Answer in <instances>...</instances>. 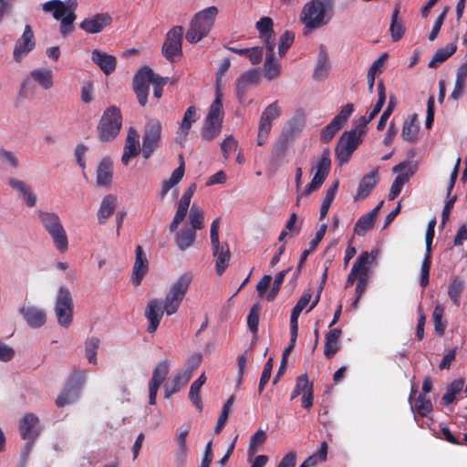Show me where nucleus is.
I'll list each match as a JSON object with an SVG mask.
<instances>
[{"mask_svg":"<svg viewBox=\"0 0 467 467\" xmlns=\"http://www.w3.org/2000/svg\"><path fill=\"white\" fill-rule=\"evenodd\" d=\"M334 0H311L301 12L300 20L312 30L327 25L333 14Z\"/></svg>","mask_w":467,"mask_h":467,"instance_id":"f257e3e1","label":"nucleus"},{"mask_svg":"<svg viewBox=\"0 0 467 467\" xmlns=\"http://www.w3.org/2000/svg\"><path fill=\"white\" fill-rule=\"evenodd\" d=\"M218 15L216 6L207 7L192 17L186 32L185 38L191 44H195L205 37L211 31Z\"/></svg>","mask_w":467,"mask_h":467,"instance_id":"f03ea898","label":"nucleus"},{"mask_svg":"<svg viewBox=\"0 0 467 467\" xmlns=\"http://www.w3.org/2000/svg\"><path fill=\"white\" fill-rule=\"evenodd\" d=\"M192 281V275L191 273H184L171 285L165 299L161 300L167 316H171L178 311Z\"/></svg>","mask_w":467,"mask_h":467,"instance_id":"7ed1b4c3","label":"nucleus"},{"mask_svg":"<svg viewBox=\"0 0 467 467\" xmlns=\"http://www.w3.org/2000/svg\"><path fill=\"white\" fill-rule=\"evenodd\" d=\"M39 220L44 229L51 236L56 248L61 253L67 251L68 246L67 236L59 216L56 213L40 212Z\"/></svg>","mask_w":467,"mask_h":467,"instance_id":"20e7f679","label":"nucleus"},{"mask_svg":"<svg viewBox=\"0 0 467 467\" xmlns=\"http://www.w3.org/2000/svg\"><path fill=\"white\" fill-rule=\"evenodd\" d=\"M304 126L305 117L303 114L296 115L286 122L273 149V158L282 159L285 156L289 143L303 130Z\"/></svg>","mask_w":467,"mask_h":467,"instance_id":"39448f33","label":"nucleus"},{"mask_svg":"<svg viewBox=\"0 0 467 467\" xmlns=\"http://www.w3.org/2000/svg\"><path fill=\"white\" fill-rule=\"evenodd\" d=\"M122 125L120 110L115 107H109L102 114L98 125V133L100 140L109 141L119 134Z\"/></svg>","mask_w":467,"mask_h":467,"instance_id":"423d86ee","label":"nucleus"},{"mask_svg":"<svg viewBox=\"0 0 467 467\" xmlns=\"http://www.w3.org/2000/svg\"><path fill=\"white\" fill-rule=\"evenodd\" d=\"M365 134L360 133V130L357 128L356 124L350 130L341 134L335 149V154L340 165L348 161L354 150L361 143L362 137Z\"/></svg>","mask_w":467,"mask_h":467,"instance_id":"0eeeda50","label":"nucleus"},{"mask_svg":"<svg viewBox=\"0 0 467 467\" xmlns=\"http://www.w3.org/2000/svg\"><path fill=\"white\" fill-rule=\"evenodd\" d=\"M55 313L58 324L63 327H68L73 318V299L67 287H60L57 293Z\"/></svg>","mask_w":467,"mask_h":467,"instance_id":"6e6552de","label":"nucleus"},{"mask_svg":"<svg viewBox=\"0 0 467 467\" xmlns=\"http://www.w3.org/2000/svg\"><path fill=\"white\" fill-rule=\"evenodd\" d=\"M161 137V124L158 119H151L145 125L142 136L141 152L145 159L157 150Z\"/></svg>","mask_w":467,"mask_h":467,"instance_id":"1a4fd4ad","label":"nucleus"},{"mask_svg":"<svg viewBox=\"0 0 467 467\" xmlns=\"http://www.w3.org/2000/svg\"><path fill=\"white\" fill-rule=\"evenodd\" d=\"M183 27L182 26H173L166 34L164 43L161 47V53L167 60L173 62L176 56H182V43L183 36Z\"/></svg>","mask_w":467,"mask_h":467,"instance_id":"9d476101","label":"nucleus"},{"mask_svg":"<svg viewBox=\"0 0 467 467\" xmlns=\"http://www.w3.org/2000/svg\"><path fill=\"white\" fill-rule=\"evenodd\" d=\"M281 115V107L278 101L275 100L269 104L262 112L259 120L257 145L262 146L265 144L272 130V122Z\"/></svg>","mask_w":467,"mask_h":467,"instance_id":"9b49d317","label":"nucleus"},{"mask_svg":"<svg viewBox=\"0 0 467 467\" xmlns=\"http://www.w3.org/2000/svg\"><path fill=\"white\" fill-rule=\"evenodd\" d=\"M331 166L330 151L327 148L323 150L319 161L316 166V172L311 182L306 187L303 195L307 196L312 192L317 191L325 182L327 177Z\"/></svg>","mask_w":467,"mask_h":467,"instance_id":"f8f14e48","label":"nucleus"},{"mask_svg":"<svg viewBox=\"0 0 467 467\" xmlns=\"http://www.w3.org/2000/svg\"><path fill=\"white\" fill-rule=\"evenodd\" d=\"M152 78L153 70L147 66L140 67L133 78V89L140 105L142 107L147 103L149 84H152Z\"/></svg>","mask_w":467,"mask_h":467,"instance_id":"ddd939ff","label":"nucleus"},{"mask_svg":"<svg viewBox=\"0 0 467 467\" xmlns=\"http://www.w3.org/2000/svg\"><path fill=\"white\" fill-rule=\"evenodd\" d=\"M354 110V106L351 103L345 105L339 113L327 124L320 133V140L324 143L329 142L335 134L343 127L348 121V118Z\"/></svg>","mask_w":467,"mask_h":467,"instance_id":"4468645a","label":"nucleus"},{"mask_svg":"<svg viewBox=\"0 0 467 467\" xmlns=\"http://www.w3.org/2000/svg\"><path fill=\"white\" fill-rule=\"evenodd\" d=\"M170 370V361L165 359L157 364L152 371V377L149 382V403H156L157 392L160 386L165 380Z\"/></svg>","mask_w":467,"mask_h":467,"instance_id":"2eb2a0df","label":"nucleus"},{"mask_svg":"<svg viewBox=\"0 0 467 467\" xmlns=\"http://www.w3.org/2000/svg\"><path fill=\"white\" fill-rule=\"evenodd\" d=\"M36 47L34 32L29 25L25 26L20 38L15 44L13 56L16 62H21L22 58L31 52Z\"/></svg>","mask_w":467,"mask_h":467,"instance_id":"dca6fc26","label":"nucleus"},{"mask_svg":"<svg viewBox=\"0 0 467 467\" xmlns=\"http://www.w3.org/2000/svg\"><path fill=\"white\" fill-rule=\"evenodd\" d=\"M196 190V184L192 183L182 194L177 207L174 218L169 225V230L173 233L177 230L179 224L185 219L192 197Z\"/></svg>","mask_w":467,"mask_h":467,"instance_id":"f3484780","label":"nucleus"},{"mask_svg":"<svg viewBox=\"0 0 467 467\" xmlns=\"http://www.w3.org/2000/svg\"><path fill=\"white\" fill-rule=\"evenodd\" d=\"M378 255V250H372L370 253L362 252L352 265V268L346 281V287L351 286L354 284L355 280H358L359 278L360 269H365L366 265H370L371 264H373L377 259Z\"/></svg>","mask_w":467,"mask_h":467,"instance_id":"a211bd4d","label":"nucleus"},{"mask_svg":"<svg viewBox=\"0 0 467 467\" xmlns=\"http://www.w3.org/2000/svg\"><path fill=\"white\" fill-rule=\"evenodd\" d=\"M149 270V261L140 245L135 250V262L131 273V282L135 286L141 284V281Z\"/></svg>","mask_w":467,"mask_h":467,"instance_id":"6ab92c4d","label":"nucleus"},{"mask_svg":"<svg viewBox=\"0 0 467 467\" xmlns=\"http://www.w3.org/2000/svg\"><path fill=\"white\" fill-rule=\"evenodd\" d=\"M19 431L22 439L35 441L41 432L38 417L33 413H26L21 420Z\"/></svg>","mask_w":467,"mask_h":467,"instance_id":"aec40b11","label":"nucleus"},{"mask_svg":"<svg viewBox=\"0 0 467 467\" xmlns=\"http://www.w3.org/2000/svg\"><path fill=\"white\" fill-rule=\"evenodd\" d=\"M165 313L162 302L160 299L154 298L148 302L145 308V317L150 322L148 332L153 333L158 328L161 319Z\"/></svg>","mask_w":467,"mask_h":467,"instance_id":"412c9836","label":"nucleus"},{"mask_svg":"<svg viewBox=\"0 0 467 467\" xmlns=\"http://www.w3.org/2000/svg\"><path fill=\"white\" fill-rule=\"evenodd\" d=\"M140 151L138 131L130 127L125 140L123 155L121 157L122 163L127 166L130 159L137 157Z\"/></svg>","mask_w":467,"mask_h":467,"instance_id":"4be33fe9","label":"nucleus"},{"mask_svg":"<svg viewBox=\"0 0 467 467\" xmlns=\"http://www.w3.org/2000/svg\"><path fill=\"white\" fill-rule=\"evenodd\" d=\"M259 79L260 73L255 68L245 71L236 79L235 91L239 101H243L248 88L257 84Z\"/></svg>","mask_w":467,"mask_h":467,"instance_id":"5701e85b","label":"nucleus"},{"mask_svg":"<svg viewBox=\"0 0 467 467\" xmlns=\"http://www.w3.org/2000/svg\"><path fill=\"white\" fill-rule=\"evenodd\" d=\"M112 21L111 16L107 13L96 14L95 16L84 19L80 23V28L89 34H96L103 30Z\"/></svg>","mask_w":467,"mask_h":467,"instance_id":"b1692460","label":"nucleus"},{"mask_svg":"<svg viewBox=\"0 0 467 467\" xmlns=\"http://www.w3.org/2000/svg\"><path fill=\"white\" fill-rule=\"evenodd\" d=\"M211 244L213 254L216 258V274L221 275L228 266L231 258L229 245L227 243L220 244V241H217V244L211 243Z\"/></svg>","mask_w":467,"mask_h":467,"instance_id":"393cba45","label":"nucleus"},{"mask_svg":"<svg viewBox=\"0 0 467 467\" xmlns=\"http://www.w3.org/2000/svg\"><path fill=\"white\" fill-rule=\"evenodd\" d=\"M259 31V37L264 45V47H275V37L273 30V20L265 16L262 17L255 25Z\"/></svg>","mask_w":467,"mask_h":467,"instance_id":"a878e982","label":"nucleus"},{"mask_svg":"<svg viewBox=\"0 0 467 467\" xmlns=\"http://www.w3.org/2000/svg\"><path fill=\"white\" fill-rule=\"evenodd\" d=\"M407 167L408 171L405 173L398 175L394 180L389 195L390 200L395 199L400 193L402 186L408 182L410 176L413 174L412 168L405 162L400 163L393 168V172H398L405 170Z\"/></svg>","mask_w":467,"mask_h":467,"instance_id":"bb28decb","label":"nucleus"},{"mask_svg":"<svg viewBox=\"0 0 467 467\" xmlns=\"http://www.w3.org/2000/svg\"><path fill=\"white\" fill-rule=\"evenodd\" d=\"M196 119V109L194 106H191L185 111L181 126L177 131V136L175 139L177 143L182 145L185 142L192 124L194 123Z\"/></svg>","mask_w":467,"mask_h":467,"instance_id":"cd10ccee","label":"nucleus"},{"mask_svg":"<svg viewBox=\"0 0 467 467\" xmlns=\"http://www.w3.org/2000/svg\"><path fill=\"white\" fill-rule=\"evenodd\" d=\"M91 59L106 75L111 74L116 68V57L99 49L92 51Z\"/></svg>","mask_w":467,"mask_h":467,"instance_id":"c85d7f7f","label":"nucleus"},{"mask_svg":"<svg viewBox=\"0 0 467 467\" xmlns=\"http://www.w3.org/2000/svg\"><path fill=\"white\" fill-rule=\"evenodd\" d=\"M112 161L109 157H105L99 162L97 169V185L99 187H109L112 182Z\"/></svg>","mask_w":467,"mask_h":467,"instance_id":"c756f323","label":"nucleus"},{"mask_svg":"<svg viewBox=\"0 0 467 467\" xmlns=\"http://www.w3.org/2000/svg\"><path fill=\"white\" fill-rule=\"evenodd\" d=\"M8 184L20 194L28 207L36 205V196L33 193L28 184L15 178L9 179Z\"/></svg>","mask_w":467,"mask_h":467,"instance_id":"7c9ffc66","label":"nucleus"},{"mask_svg":"<svg viewBox=\"0 0 467 467\" xmlns=\"http://www.w3.org/2000/svg\"><path fill=\"white\" fill-rule=\"evenodd\" d=\"M265 61L264 64L265 77L268 80L277 78L280 75L279 63L275 59V47H265Z\"/></svg>","mask_w":467,"mask_h":467,"instance_id":"2f4dec72","label":"nucleus"},{"mask_svg":"<svg viewBox=\"0 0 467 467\" xmlns=\"http://www.w3.org/2000/svg\"><path fill=\"white\" fill-rule=\"evenodd\" d=\"M118 205V198L115 195H106L100 203L98 211V220L100 224L105 223L108 218H109Z\"/></svg>","mask_w":467,"mask_h":467,"instance_id":"473e14b6","label":"nucleus"},{"mask_svg":"<svg viewBox=\"0 0 467 467\" xmlns=\"http://www.w3.org/2000/svg\"><path fill=\"white\" fill-rule=\"evenodd\" d=\"M20 312L27 324L32 327H39L46 322V314L36 307L24 306Z\"/></svg>","mask_w":467,"mask_h":467,"instance_id":"72a5a7b5","label":"nucleus"},{"mask_svg":"<svg viewBox=\"0 0 467 467\" xmlns=\"http://www.w3.org/2000/svg\"><path fill=\"white\" fill-rule=\"evenodd\" d=\"M378 183V170H374L370 171L369 173L366 174L360 181L358 188V193L356 198L357 199H364L370 192L375 188V186Z\"/></svg>","mask_w":467,"mask_h":467,"instance_id":"f704fd0d","label":"nucleus"},{"mask_svg":"<svg viewBox=\"0 0 467 467\" xmlns=\"http://www.w3.org/2000/svg\"><path fill=\"white\" fill-rule=\"evenodd\" d=\"M196 238V231L189 226L181 229L175 234V242L180 250L184 251L192 245Z\"/></svg>","mask_w":467,"mask_h":467,"instance_id":"c9c22d12","label":"nucleus"},{"mask_svg":"<svg viewBox=\"0 0 467 467\" xmlns=\"http://www.w3.org/2000/svg\"><path fill=\"white\" fill-rule=\"evenodd\" d=\"M417 114L410 115L403 122L401 137L406 141H415L418 139L419 126L416 124Z\"/></svg>","mask_w":467,"mask_h":467,"instance_id":"e433bc0d","label":"nucleus"},{"mask_svg":"<svg viewBox=\"0 0 467 467\" xmlns=\"http://www.w3.org/2000/svg\"><path fill=\"white\" fill-rule=\"evenodd\" d=\"M30 78L37 82L44 89H50L53 85V73L50 69L42 67L34 69L29 74Z\"/></svg>","mask_w":467,"mask_h":467,"instance_id":"4c0bfd02","label":"nucleus"},{"mask_svg":"<svg viewBox=\"0 0 467 467\" xmlns=\"http://www.w3.org/2000/svg\"><path fill=\"white\" fill-rule=\"evenodd\" d=\"M184 174V162L182 160V156H180V165L177 169H175L171 174V176L165 180L162 183V188L161 191V198L162 199L167 192L179 182L182 179Z\"/></svg>","mask_w":467,"mask_h":467,"instance_id":"58836bf2","label":"nucleus"},{"mask_svg":"<svg viewBox=\"0 0 467 467\" xmlns=\"http://www.w3.org/2000/svg\"><path fill=\"white\" fill-rule=\"evenodd\" d=\"M457 50L456 44H449L443 48L438 49L428 64V67L431 68L438 67L442 62L447 60L451 56H452Z\"/></svg>","mask_w":467,"mask_h":467,"instance_id":"ea45409f","label":"nucleus"},{"mask_svg":"<svg viewBox=\"0 0 467 467\" xmlns=\"http://www.w3.org/2000/svg\"><path fill=\"white\" fill-rule=\"evenodd\" d=\"M341 336L339 328H334L326 335V343L324 354L327 358H331L338 350V338Z\"/></svg>","mask_w":467,"mask_h":467,"instance_id":"a19ab883","label":"nucleus"},{"mask_svg":"<svg viewBox=\"0 0 467 467\" xmlns=\"http://www.w3.org/2000/svg\"><path fill=\"white\" fill-rule=\"evenodd\" d=\"M374 213L375 211H370L358 220L354 227L355 234L363 236L367 232L372 229L376 220V217H374Z\"/></svg>","mask_w":467,"mask_h":467,"instance_id":"79ce46f5","label":"nucleus"},{"mask_svg":"<svg viewBox=\"0 0 467 467\" xmlns=\"http://www.w3.org/2000/svg\"><path fill=\"white\" fill-rule=\"evenodd\" d=\"M464 289V282L458 276H451L449 283L448 295L456 306H460L461 294Z\"/></svg>","mask_w":467,"mask_h":467,"instance_id":"37998d69","label":"nucleus"},{"mask_svg":"<svg viewBox=\"0 0 467 467\" xmlns=\"http://www.w3.org/2000/svg\"><path fill=\"white\" fill-rule=\"evenodd\" d=\"M43 11L46 13H52L56 20H60L67 16V12L62 5L60 0H51L42 5Z\"/></svg>","mask_w":467,"mask_h":467,"instance_id":"c03bdc74","label":"nucleus"},{"mask_svg":"<svg viewBox=\"0 0 467 467\" xmlns=\"http://www.w3.org/2000/svg\"><path fill=\"white\" fill-rule=\"evenodd\" d=\"M189 374H176L172 380L171 384L167 383L164 386V398L169 399L171 395L175 394L180 389V385H185L189 381Z\"/></svg>","mask_w":467,"mask_h":467,"instance_id":"a18cd8bd","label":"nucleus"},{"mask_svg":"<svg viewBox=\"0 0 467 467\" xmlns=\"http://www.w3.org/2000/svg\"><path fill=\"white\" fill-rule=\"evenodd\" d=\"M221 130L222 122L205 119L201 134L203 140L211 141L219 135Z\"/></svg>","mask_w":467,"mask_h":467,"instance_id":"49530a36","label":"nucleus"},{"mask_svg":"<svg viewBox=\"0 0 467 467\" xmlns=\"http://www.w3.org/2000/svg\"><path fill=\"white\" fill-rule=\"evenodd\" d=\"M399 13H400V9L397 6L393 10V13L391 16V24H390L389 31H390L391 37H392L393 41L400 40L403 36L404 32H405V28H404L402 21H399V19H398Z\"/></svg>","mask_w":467,"mask_h":467,"instance_id":"de8ad7c7","label":"nucleus"},{"mask_svg":"<svg viewBox=\"0 0 467 467\" xmlns=\"http://www.w3.org/2000/svg\"><path fill=\"white\" fill-rule=\"evenodd\" d=\"M188 218L191 224V226H189L190 228H192L195 231L203 228L204 215L203 210L200 206L192 204L190 209Z\"/></svg>","mask_w":467,"mask_h":467,"instance_id":"09e8293b","label":"nucleus"},{"mask_svg":"<svg viewBox=\"0 0 467 467\" xmlns=\"http://www.w3.org/2000/svg\"><path fill=\"white\" fill-rule=\"evenodd\" d=\"M385 101L381 99H378L377 103L375 104L372 111L369 113L368 117H360L355 124L357 125V128L360 130V133H366L367 132V126L368 124L379 114V112L381 110L382 107L384 106Z\"/></svg>","mask_w":467,"mask_h":467,"instance_id":"8fccbe9b","label":"nucleus"},{"mask_svg":"<svg viewBox=\"0 0 467 467\" xmlns=\"http://www.w3.org/2000/svg\"><path fill=\"white\" fill-rule=\"evenodd\" d=\"M327 444L326 441L321 443L320 450L317 453H314L307 457L299 467H314L318 462H323L327 460Z\"/></svg>","mask_w":467,"mask_h":467,"instance_id":"3c124183","label":"nucleus"},{"mask_svg":"<svg viewBox=\"0 0 467 467\" xmlns=\"http://www.w3.org/2000/svg\"><path fill=\"white\" fill-rule=\"evenodd\" d=\"M99 346V339L95 337H88L85 342L86 357L90 364H97V349Z\"/></svg>","mask_w":467,"mask_h":467,"instance_id":"603ef678","label":"nucleus"},{"mask_svg":"<svg viewBox=\"0 0 467 467\" xmlns=\"http://www.w3.org/2000/svg\"><path fill=\"white\" fill-rule=\"evenodd\" d=\"M386 59H387V54H382L372 63V65L370 66V67L368 71V76H367L368 85V89L370 92H372V89H373L375 76H376L377 72L379 71V68L382 67V65L384 64Z\"/></svg>","mask_w":467,"mask_h":467,"instance_id":"864d4df0","label":"nucleus"},{"mask_svg":"<svg viewBox=\"0 0 467 467\" xmlns=\"http://www.w3.org/2000/svg\"><path fill=\"white\" fill-rule=\"evenodd\" d=\"M462 379H456L451 382V384L448 387L446 393L442 397V400L445 405H449L455 400V396L461 392L463 387Z\"/></svg>","mask_w":467,"mask_h":467,"instance_id":"5fc2aeb1","label":"nucleus"},{"mask_svg":"<svg viewBox=\"0 0 467 467\" xmlns=\"http://www.w3.org/2000/svg\"><path fill=\"white\" fill-rule=\"evenodd\" d=\"M266 440V433L263 430H258L250 439L248 456L252 457L257 451V448L262 446Z\"/></svg>","mask_w":467,"mask_h":467,"instance_id":"6e6d98bb","label":"nucleus"},{"mask_svg":"<svg viewBox=\"0 0 467 467\" xmlns=\"http://www.w3.org/2000/svg\"><path fill=\"white\" fill-rule=\"evenodd\" d=\"M443 314H444V307L441 304L436 305V306L433 310V313H432V319L434 322L435 331L440 336H443L444 331H445V327H446L445 324L442 323Z\"/></svg>","mask_w":467,"mask_h":467,"instance_id":"4d7b16f0","label":"nucleus"},{"mask_svg":"<svg viewBox=\"0 0 467 467\" xmlns=\"http://www.w3.org/2000/svg\"><path fill=\"white\" fill-rule=\"evenodd\" d=\"M207 119L223 122V103L222 99L215 98L210 106Z\"/></svg>","mask_w":467,"mask_h":467,"instance_id":"13d9d810","label":"nucleus"},{"mask_svg":"<svg viewBox=\"0 0 467 467\" xmlns=\"http://www.w3.org/2000/svg\"><path fill=\"white\" fill-rule=\"evenodd\" d=\"M328 69H329V66L327 64V54L324 52H321L318 63L316 67V69H315V72L313 75V78L316 80H320V79L324 78L327 76Z\"/></svg>","mask_w":467,"mask_h":467,"instance_id":"bf43d9fd","label":"nucleus"},{"mask_svg":"<svg viewBox=\"0 0 467 467\" xmlns=\"http://www.w3.org/2000/svg\"><path fill=\"white\" fill-rule=\"evenodd\" d=\"M290 269L291 268L289 267L287 269H285V270L279 272L276 275V276H275V278L274 280L273 286H272L270 292L266 296V299L268 301H273L275 298V296H277V294H278V292L280 290V287H281V285H282V284L284 282L285 276L290 271Z\"/></svg>","mask_w":467,"mask_h":467,"instance_id":"052dcab7","label":"nucleus"},{"mask_svg":"<svg viewBox=\"0 0 467 467\" xmlns=\"http://www.w3.org/2000/svg\"><path fill=\"white\" fill-rule=\"evenodd\" d=\"M369 279V265H366L365 269H360L359 278L358 279V284L356 287V296L358 297H361L365 293Z\"/></svg>","mask_w":467,"mask_h":467,"instance_id":"680f3d73","label":"nucleus"},{"mask_svg":"<svg viewBox=\"0 0 467 467\" xmlns=\"http://www.w3.org/2000/svg\"><path fill=\"white\" fill-rule=\"evenodd\" d=\"M313 385L309 383L307 375L303 374L296 379V387L291 395V400H294L299 395H303L306 390H308Z\"/></svg>","mask_w":467,"mask_h":467,"instance_id":"e2e57ef3","label":"nucleus"},{"mask_svg":"<svg viewBox=\"0 0 467 467\" xmlns=\"http://www.w3.org/2000/svg\"><path fill=\"white\" fill-rule=\"evenodd\" d=\"M396 103L397 102H396L395 97L391 96L389 98V101L388 107L386 108V109L381 114V116L379 118V120L378 122L377 129L379 130H382L386 127L387 121H388L389 116L392 114L393 109L396 107Z\"/></svg>","mask_w":467,"mask_h":467,"instance_id":"0e129e2a","label":"nucleus"},{"mask_svg":"<svg viewBox=\"0 0 467 467\" xmlns=\"http://www.w3.org/2000/svg\"><path fill=\"white\" fill-rule=\"evenodd\" d=\"M294 42V34L290 31H285L279 38L278 53L283 57Z\"/></svg>","mask_w":467,"mask_h":467,"instance_id":"69168bd1","label":"nucleus"},{"mask_svg":"<svg viewBox=\"0 0 467 467\" xmlns=\"http://www.w3.org/2000/svg\"><path fill=\"white\" fill-rule=\"evenodd\" d=\"M259 312H260V306L258 304L254 305L251 307L248 317H247V325L253 333H256L257 329H258Z\"/></svg>","mask_w":467,"mask_h":467,"instance_id":"338daca9","label":"nucleus"},{"mask_svg":"<svg viewBox=\"0 0 467 467\" xmlns=\"http://www.w3.org/2000/svg\"><path fill=\"white\" fill-rule=\"evenodd\" d=\"M237 149V141L233 136H229L221 143V150L224 159H228L230 154Z\"/></svg>","mask_w":467,"mask_h":467,"instance_id":"774afa93","label":"nucleus"}]
</instances>
